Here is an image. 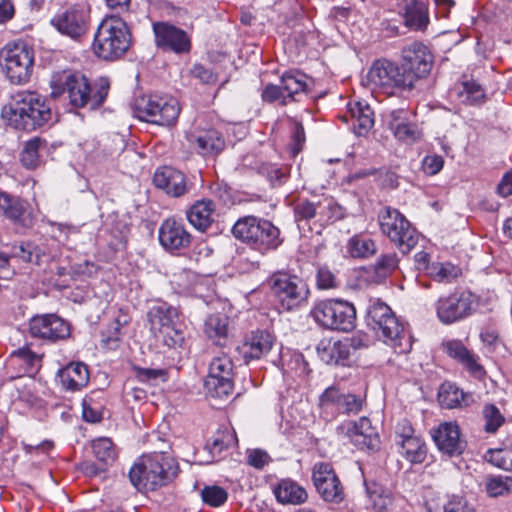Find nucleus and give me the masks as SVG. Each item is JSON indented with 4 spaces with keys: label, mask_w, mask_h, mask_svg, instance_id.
I'll use <instances>...</instances> for the list:
<instances>
[{
    "label": "nucleus",
    "mask_w": 512,
    "mask_h": 512,
    "mask_svg": "<svg viewBox=\"0 0 512 512\" xmlns=\"http://www.w3.org/2000/svg\"><path fill=\"white\" fill-rule=\"evenodd\" d=\"M50 88L52 97H59L67 92L70 103L74 107L81 108L89 105L91 109H97L108 95L110 82L108 78L101 77L91 85L84 74L59 71L52 74Z\"/></svg>",
    "instance_id": "f257e3e1"
},
{
    "label": "nucleus",
    "mask_w": 512,
    "mask_h": 512,
    "mask_svg": "<svg viewBox=\"0 0 512 512\" xmlns=\"http://www.w3.org/2000/svg\"><path fill=\"white\" fill-rule=\"evenodd\" d=\"M2 114L10 126L24 131H34L52 118V111L46 100L31 91L16 93L3 108Z\"/></svg>",
    "instance_id": "f03ea898"
},
{
    "label": "nucleus",
    "mask_w": 512,
    "mask_h": 512,
    "mask_svg": "<svg viewBox=\"0 0 512 512\" xmlns=\"http://www.w3.org/2000/svg\"><path fill=\"white\" fill-rule=\"evenodd\" d=\"M367 309V322L383 341L398 354L408 353L412 348V339L404 325L397 319L391 308L378 299L370 301Z\"/></svg>",
    "instance_id": "7ed1b4c3"
},
{
    "label": "nucleus",
    "mask_w": 512,
    "mask_h": 512,
    "mask_svg": "<svg viewBox=\"0 0 512 512\" xmlns=\"http://www.w3.org/2000/svg\"><path fill=\"white\" fill-rule=\"evenodd\" d=\"M232 233L235 238L261 254L276 250L283 243L277 226L267 219L253 215L239 218L232 228Z\"/></svg>",
    "instance_id": "20e7f679"
},
{
    "label": "nucleus",
    "mask_w": 512,
    "mask_h": 512,
    "mask_svg": "<svg viewBox=\"0 0 512 512\" xmlns=\"http://www.w3.org/2000/svg\"><path fill=\"white\" fill-rule=\"evenodd\" d=\"M131 35L121 18L111 16L99 24L92 43L93 53L100 59L113 61L124 55L130 47Z\"/></svg>",
    "instance_id": "39448f33"
},
{
    "label": "nucleus",
    "mask_w": 512,
    "mask_h": 512,
    "mask_svg": "<svg viewBox=\"0 0 512 512\" xmlns=\"http://www.w3.org/2000/svg\"><path fill=\"white\" fill-rule=\"evenodd\" d=\"M175 474L172 460L163 453L143 456L129 472L133 486L139 491H154L166 485Z\"/></svg>",
    "instance_id": "423d86ee"
},
{
    "label": "nucleus",
    "mask_w": 512,
    "mask_h": 512,
    "mask_svg": "<svg viewBox=\"0 0 512 512\" xmlns=\"http://www.w3.org/2000/svg\"><path fill=\"white\" fill-rule=\"evenodd\" d=\"M180 110L178 100L167 95H142L133 103L134 115L139 120L161 126L174 124Z\"/></svg>",
    "instance_id": "0eeeda50"
},
{
    "label": "nucleus",
    "mask_w": 512,
    "mask_h": 512,
    "mask_svg": "<svg viewBox=\"0 0 512 512\" xmlns=\"http://www.w3.org/2000/svg\"><path fill=\"white\" fill-rule=\"evenodd\" d=\"M378 221L381 232L403 253H408L419 240V233L409 220L397 209L386 206L379 211Z\"/></svg>",
    "instance_id": "6e6552de"
},
{
    "label": "nucleus",
    "mask_w": 512,
    "mask_h": 512,
    "mask_svg": "<svg viewBox=\"0 0 512 512\" xmlns=\"http://www.w3.org/2000/svg\"><path fill=\"white\" fill-rule=\"evenodd\" d=\"M314 320L324 328L349 332L355 327L356 309L340 299L318 302L311 310Z\"/></svg>",
    "instance_id": "1a4fd4ad"
},
{
    "label": "nucleus",
    "mask_w": 512,
    "mask_h": 512,
    "mask_svg": "<svg viewBox=\"0 0 512 512\" xmlns=\"http://www.w3.org/2000/svg\"><path fill=\"white\" fill-rule=\"evenodd\" d=\"M34 54L25 43H9L1 51V67L12 84L23 85L31 77Z\"/></svg>",
    "instance_id": "9d476101"
},
{
    "label": "nucleus",
    "mask_w": 512,
    "mask_h": 512,
    "mask_svg": "<svg viewBox=\"0 0 512 512\" xmlns=\"http://www.w3.org/2000/svg\"><path fill=\"white\" fill-rule=\"evenodd\" d=\"M478 301V296L468 290H455L435 302L437 318L445 325L464 320L476 311Z\"/></svg>",
    "instance_id": "9b49d317"
},
{
    "label": "nucleus",
    "mask_w": 512,
    "mask_h": 512,
    "mask_svg": "<svg viewBox=\"0 0 512 512\" xmlns=\"http://www.w3.org/2000/svg\"><path fill=\"white\" fill-rule=\"evenodd\" d=\"M367 80L372 88H379L387 94L395 89L412 90L411 77L403 71L402 66L386 59L376 60L367 73Z\"/></svg>",
    "instance_id": "f8f14e48"
},
{
    "label": "nucleus",
    "mask_w": 512,
    "mask_h": 512,
    "mask_svg": "<svg viewBox=\"0 0 512 512\" xmlns=\"http://www.w3.org/2000/svg\"><path fill=\"white\" fill-rule=\"evenodd\" d=\"M271 290L278 299L282 309L294 310L306 303L309 297V289L305 281L296 275L276 273L271 279Z\"/></svg>",
    "instance_id": "ddd939ff"
},
{
    "label": "nucleus",
    "mask_w": 512,
    "mask_h": 512,
    "mask_svg": "<svg viewBox=\"0 0 512 512\" xmlns=\"http://www.w3.org/2000/svg\"><path fill=\"white\" fill-rule=\"evenodd\" d=\"M233 363L224 353L215 356L210 365L204 386L207 394L213 398L229 396L233 391Z\"/></svg>",
    "instance_id": "4468645a"
},
{
    "label": "nucleus",
    "mask_w": 512,
    "mask_h": 512,
    "mask_svg": "<svg viewBox=\"0 0 512 512\" xmlns=\"http://www.w3.org/2000/svg\"><path fill=\"white\" fill-rule=\"evenodd\" d=\"M47 259L46 252L31 242L5 245L0 252V279H9L12 276L10 260L40 265Z\"/></svg>",
    "instance_id": "2eb2a0df"
},
{
    "label": "nucleus",
    "mask_w": 512,
    "mask_h": 512,
    "mask_svg": "<svg viewBox=\"0 0 512 512\" xmlns=\"http://www.w3.org/2000/svg\"><path fill=\"white\" fill-rule=\"evenodd\" d=\"M314 486L326 502L340 503L344 500L345 493L343 486L329 463H316L312 471Z\"/></svg>",
    "instance_id": "dca6fc26"
},
{
    "label": "nucleus",
    "mask_w": 512,
    "mask_h": 512,
    "mask_svg": "<svg viewBox=\"0 0 512 512\" xmlns=\"http://www.w3.org/2000/svg\"><path fill=\"white\" fill-rule=\"evenodd\" d=\"M402 68L405 73L411 77V87L413 88L418 79L426 77L432 68V55L428 48L421 43H412L402 52Z\"/></svg>",
    "instance_id": "f3484780"
},
{
    "label": "nucleus",
    "mask_w": 512,
    "mask_h": 512,
    "mask_svg": "<svg viewBox=\"0 0 512 512\" xmlns=\"http://www.w3.org/2000/svg\"><path fill=\"white\" fill-rule=\"evenodd\" d=\"M29 330L33 337L50 342L66 339L70 335L69 324L56 314L32 317L29 322Z\"/></svg>",
    "instance_id": "a211bd4d"
},
{
    "label": "nucleus",
    "mask_w": 512,
    "mask_h": 512,
    "mask_svg": "<svg viewBox=\"0 0 512 512\" xmlns=\"http://www.w3.org/2000/svg\"><path fill=\"white\" fill-rule=\"evenodd\" d=\"M153 32L157 47L176 54L190 52L191 40L184 30L168 22H155Z\"/></svg>",
    "instance_id": "6ab92c4d"
},
{
    "label": "nucleus",
    "mask_w": 512,
    "mask_h": 512,
    "mask_svg": "<svg viewBox=\"0 0 512 512\" xmlns=\"http://www.w3.org/2000/svg\"><path fill=\"white\" fill-rule=\"evenodd\" d=\"M295 220L309 221L318 217L319 221L328 222L339 219L342 215L341 207L331 198H325L317 203L309 200H300L294 207Z\"/></svg>",
    "instance_id": "aec40b11"
},
{
    "label": "nucleus",
    "mask_w": 512,
    "mask_h": 512,
    "mask_svg": "<svg viewBox=\"0 0 512 512\" xmlns=\"http://www.w3.org/2000/svg\"><path fill=\"white\" fill-rule=\"evenodd\" d=\"M432 438L438 450L449 457L463 453L466 442L461 438L460 428L455 422H444L433 431Z\"/></svg>",
    "instance_id": "412c9836"
},
{
    "label": "nucleus",
    "mask_w": 512,
    "mask_h": 512,
    "mask_svg": "<svg viewBox=\"0 0 512 512\" xmlns=\"http://www.w3.org/2000/svg\"><path fill=\"white\" fill-rule=\"evenodd\" d=\"M51 25L61 34L77 39L87 31V15L77 8H69L57 13L51 19Z\"/></svg>",
    "instance_id": "4be33fe9"
},
{
    "label": "nucleus",
    "mask_w": 512,
    "mask_h": 512,
    "mask_svg": "<svg viewBox=\"0 0 512 512\" xmlns=\"http://www.w3.org/2000/svg\"><path fill=\"white\" fill-rule=\"evenodd\" d=\"M153 183L167 195L175 198L185 195L190 190L186 176L181 171L170 166L156 169Z\"/></svg>",
    "instance_id": "5701e85b"
},
{
    "label": "nucleus",
    "mask_w": 512,
    "mask_h": 512,
    "mask_svg": "<svg viewBox=\"0 0 512 512\" xmlns=\"http://www.w3.org/2000/svg\"><path fill=\"white\" fill-rule=\"evenodd\" d=\"M191 234L183 223L169 218L162 222L159 228V241L162 247L170 252L185 249L191 243Z\"/></svg>",
    "instance_id": "b1692460"
},
{
    "label": "nucleus",
    "mask_w": 512,
    "mask_h": 512,
    "mask_svg": "<svg viewBox=\"0 0 512 512\" xmlns=\"http://www.w3.org/2000/svg\"><path fill=\"white\" fill-rule=\"evenodd\" d=\"M396 442L401 448L400 453L411 463H422L425 460V443L413 435V429L407 423L402 425V432L397 431Z\"/></svg>",
    "instance_id": "393cba45"
},
{
    "label": "nucleus",
    "mask_w": 512,
    "mask_h": 512,
    "mask_svg": "<svg viewBox=\"0 0 512 512\" xmlns=\"http://www.w3.org/2000/svg\"><path fill=\"white\" fill-rule=\"evenodd\" d=\"M447 354L457 360L475 378L484 377L486 371L479 363V356L468 350L460 340H449L443 344Z\"/></svg>",
    "instance_id": "a878e982"
},
{
    "label": "nucleus",
    "mask_w": 512,
    "mask_h": 512,
    "mask_svg": "<svg viewBox=\"0 0 512 512\" xmlns=\"http://www.w3.org/2000/svg\"><path fill=\"white\" fill-rule=\"evenodd\" d=\"M347 435L351 442L361 450H375L379 446V436L366 417L349 424Z\"/></svg>",
    "instance_id": "bb28decb"
},
{
    "label": "nucleus",
    "mask_w": 512,
    "mask_h": 512,
    "mask_svg": "<svg viewBox=\"0 0 512 512\" xmlns=\"http://www.w3.org/2000/svg\"><path fill=\"white\" fill-rule=\"evenodd\" d=\"M342 119L351 121L354 132L362 136L373 127L374 112L366 102L353 101L347 104V112Z\"/></svg>",
    "instance_id": "cd10ccee"
},
{
    "label": "nucleus",
    "mask_w": 512,
    "mask_h": 512,
    "mask_svg": "<svg viewBox=\"0 0 512 512\" xmlns=\"http://www.w3.org/2000/svg\"><path fill=\"white\" fill-rule=\"evenodd\" d=\"M274 345V337L267 331H256L248 335L241 348L240 352L246 362L251 360H258L266 356Z\"/></svg>",
    "instance_id": "c85d7f7f"
},
{
    "label": "nucleus",
    "mask_w": 512,
    "mask_h": 512,
    "mask_svg": "<svg viewBox=\"0 0 512 512\" xmlns=\"http://www.w3.org/2000/svg\"><path fill=\"white\" fill-rule=\"evenodd\" d=\"M89 378L88 367L82 362L69 363L57 372V379L61 387L66 391L74 392L81 390L87 386Z\"/></svg>",
    "instance_id": "c756f323"
},
{
    "label": "nucleus",
    "mask_w": 512,
    "mask_h": 512,
    "mask_svg": "<svg viewBox=\"0 0 512 512\" xmlns=\"http://www.w3.org/2000/svg\"><path fill=\"white\" fill-rule=\"evenodd\" d=\"M364 486L371 511L388 512L394 502L391 490L375 480L364 479Z\"/></svg>",
    "instance_id": "7c9ffc66"
},
{
    "label": "nucleus",
    "mask_w": 512,
    "mask_h": 512,
    "mask_svg": "<svg viewBox=\"0 0 512 512\" xmlns=\"http://www.w3.org/2000/svg\"><path fill=\"white\" fill-rule=\"evenodd\" d=\"M215 208L210 199L198 200L187 211V219L194 228L205 232L214 222Z\"/></svg>",
    "instance_id": "2f4dec72"
},
{
    "label": "nucleus",
    "mask_w": 512,
    "mask_h": 512,
    "mask_svg": "<svg viewBox=\"0 0 512 512\" xmlns=\"http://www.w3.org/2000/svg\"><path fill=\"white\" fill-rule=\"evenodd\" d=\"M178 318V309L167 303L155 305L148 312L151 330L155 334L163 332L166 328L177 326Z\"/></svg>",
    "instance_id": "473e14b6"
},
{
    "label": "nucleus",
    "mask_w": 512,
    "mask_h": 512,
    "mask_svg": "<svg viewBox=\"0 0 512 512\" xmlns=\"http://www.w3.org/2000/svg\"><path fill=\"white\" fill-rule=\"evenodd\" d=\"M190 141L195 144L197 152L203 156L217 155L225 147L222 135L214 129L202 131L192 136Z\"/></svg>",
    "instance_id": "72a5a7b5"
},
{
    "label": "nucleus",
    "mask_w": 512,
    "mask_h": 512,
    "mask_svg": "<svg viewBox=\"0 0 512 512\" xmlns=\"http://www.w3.org/2000/svg\"><path fill=\"white\" fill-rule=\"evenodd\" d=\"M273 492L277 501L282 504L299 505L304 503L308 498L306 490L289 479L281 480L274 487Z\"/></svg>",
    "instance_id": "f704fd0d"
},
{
    "label": "nucleus",
    "mask_w": 512,
    "mask_h": 512,
    "mask_svg": "<svg viewBox=\"0 0 512 512\" xmlns=\"http://www.w3.org/2000/svg\"><path fill=\"white\" fill-rule=\"evenodd\" d=\"M229 319L223 314H211L204 323V332L215 344L224 346L228 338Z\"/></svg>",
    "instance_id": "c9c22d12"
},
{
    "label": "nucleus",
    "mask_w": 512,
    "mask_h": 512,
    "mask_svg": "<svg viewBox=\"0 0 512 512\" xmlns=\"http://www.w3.org/2000/svg\"><path fill=\"white\" fill-rule=\"evenodd\" d=\"M282 89L288 102L295 100V96L303 94L307 89V77L299 71L286 72L281 77Z\"/></svg>",
    "instance_id": "e433bc0d"
},
{
    "label": "nucleus",
    "mask_w": 512,
    "mask_h": 512,
    "mask_svg": "<svg viewBox=\"0 0 512 512\" xmlns=\"http://www.w3.org/2000/svg\"><path fill=\"white\" fill-rule=\"evenodd\" d=\"M322 361L329 365H348L350 359L349 344L336 341L319 352Z\"/></svg>",
    "instance_id": "4c0bfd02"
},
{
    "label": "nucleus",
    "mask_w": 512,
    "mask_h": 512,
    "mask_svg": "<svg viewBox=\"0 0 512 512\" xmlns=\"http://www.w3.org/2000/svg\"><path fill=\"white\" fill-rule=\"evenodd\" d=\"M41 361V356L24 346L13 351L10 355V364L18 366L24 373L35 372Z\"/></svg>",
    "instance_id": "58836bf2"
},
{
    "label": "nucleus",
    "mask_w": 512,
    "mask_h": 512,
    "mask_svg": "<svg viewBox=\"0 0 512 512\" xmlns=\"http://www.w3.org/2000/svg\"><path fill=\"white\" fill-rule=\"evenodd\" d=\"M404 11L405 24L415 30H423L429 23L428 10L424 3L415 1L407 5Z\"/></svg>",
    "instance_id": "ea45409f"
},
{
    "label": "nucleus",
    "mask_w": 512,
    "mask_h": 512,
    "mask_svg": "<svg viewBox=\"0 0 512 512\" xmlns=\"http://www.w3.org/2000/svg\"><path fill=\"white\" fill-rule=\"evenodd\" d=\"M438 398L442 407L453 409L467 405V400L470 396L458 389L455 385L447 383L441 386Z\"/></svg>",
    "instance_id": "a19ab883"
},
{
    "label": "nucleus",
    "mask_w": 512,
    "mask_h": 512,
    "mask_svg": "<svg viewBox=\"0 0 512 512\" xmlns=\"http://www.w3.org/2000/svg\"><path fill=\"white\" fill-rule=\"evenodd\" d=\"M26 208L21 199L0 192V216H4L14 223H19Z\"/></svg>",
    "instance_id": "79ce46f5"
},
{
    "label": "nucleus",
    "mask_w": 512,
    "mask_h": 512,
    "mask_svg": "<svg viewBox=\"0 0 512 512\" xmlns=\"http://www.w3.org/2000/svg\"><path fill=\"white\" fill-rule=\"evenodd\" d=\"M457 93L461 102L468 105L480 104L485 99L484 89L474 80L462 82L457 88Z\"/></svg>",
    "instance_id": "37998d69"
},
{
    "label": "nucleus",
    "mask_w": 512,
    "mask_h": 512,
    "mask_svg": "<svg viewBox=\"0 0 512 512\" xmlns=\"http://www.w3.org/2000/svg\"><path fill=\"white\" fill-rule=\"evenodd\" d=\"M347 253L353 258H366L376 253L374 241L367 237L353 236L347 243Z\"/></svg>",
    "instance_id": "c03bdc74"
},
{
    "label": "nucleus",
    "mask_w": 512,
    "mask_h": 512,
    "mask_svg": "<svg viewBox=\"0 0 512 512\" xmlns=\"http://www.w3.org/2000/svg\"><path fill=\"white\" fill-rule=\"evenodd\" d=\"M92 450L94 456L104 465H111L114 463L117 452L111 439L102 437L92 442Z\"/></svg>",
    "instance_id": "a18cd8bd"
},
{
    "label": "nucleus",
    "mask_w": 512,
    "mask_h": 512,
    "mask_svg": "<svg viewBox=\"0 0 512 512\" xmlns=\"http://www.w3.org/2000/svg\"><path fill=\"white\" fill-rule=\"evenodd\" d=\"M398 257L396 253L382 255L375 264L371 266L374 271V281L380 282L390 275L398 266Z\"/></svg>",
    "instance_id": "49530a36"
},
{
    "label": "nucleus",
    "mask_w": 512,
    "mask_h": 512,
    "mask_svg": "<svg viewBox=\"0 0 512 512\" xmlns=\"http://www.w3.org/2000/svg\"><path fill=\"white\" fill-rule=\"evenodd\" d=\"M484 431L494 434L505 423V417L494 404H486L482 410Z\"/></svg>",
    "instance_id": "de8ad7c7"
},
{
    "label": "nucleus",
    "mask_w": 512,
    "mask_h": 512,
    "mask_svg": "<svg viewBox=\"0 0 512 512\" xmlns=\"http://www.w3.org/2000/svg\"><path fill=\"white\" fill-rule=\"evenodd\" d=\"M409 115L410 113L406 109H394L384 112L382 119L386 127L394 133L398 129L404 128V125L410 121Z\"/></svg>",
    "instance_id": "09e8293b"
},
{
    "label": "nucleus",
    "mask_w": 512,
    "mask_h": 512,
    "mask_svg": "<svg viewBox=\"0 0 512 512\" xmlns=\"http://www.w3.org/2000/svg\"><path fill=\"white\" fill-rule=\"evenodd\" d=\"M486 491L491 497L512 493V477L495 476L486 481Z\"/></svg>",
    "instance_id": "8fccbe9b"
},
{
    "label": "nucleus",
    "mask_w": 512,
    "mask_h": 512,
    "mask_svg": "<svg viewBox=\"0 0 512 512\" xmlns=\"http://www.w3.org/2000/svg\"><path fill=\"white\" fill-rule=\"evenodd\" d=\"M44 144V142L36 137L29 140L22 152H21V162L27 168H35L39 162V149Z\"/></svg>",
    "instance_id": "3c124183"
},
{
    "label": "nucleus",
    "mask_w": 512,
    "mask_h": 512,
    "mask_svg": "<svg viewBox=\"0 0 512 512\" xmlns=\"http://www.w3.org/2000/svg\"><path fill=\"white\" fill-rule=\"evenodd\" d=\"M429 274L439 282H450L460 275V269L451 263H437L431 266Z\"/></svg>",
    "instance_id": "603ef678"
},
{
    "label": "nucleus",
    "mask_w": 512,
    "mask_h": 512,
    "mask_svg": "<svg viewBox=\"0 0 512 512\" xmlns=\"http://www.w3.org/2000/svg\"><path fill=\"white\" fill-rule=\"evenodd\" d=\"M201 497L204 503L211 507H219L223 505L228 498L226 490L220 486H206L201 491Z\"/></svg>",
    "instance_id": "864d4df0"
},
{
    "label": "nucleus",
    "mask_w": 512,
    "mask_h": 512,
    "mask_svg": "<svg viewBox=\"0 0 512 512\" xmlns=\"http://www.w3.org/2000/svg\"><path fill=\"white\" fill-rule=\"evenodd\" d=\"M486 459L491 464L507 471L512 469V450L491 449L486 453Z\"/></svg>",
    "instance_id": "5fc2aeb1"
},
{
    "label": "nucleus",
    "mask_w": 512,
    "mask_h": 512,
    "mask_svg": "<svg viewBox=\"0 0 512 512\" xmlns=\"http://www.w3.org/2000/svg\"><path fill=\"white\" fill-rule=\"evenodd\" d=\"M135 376L141 381L156 386L167 379V373L163 369L135 367Z\"/></svg>",
    "instance_id": "6e6d98bb"
},
{
    "label": "nucleus",
    "mask_w": 512,
    "mask_h": 512,
    "mask_svg": "<svg viewBox=\"0 0 512 512\" xmlns=\"http://www.w3.org/2000/svg\"><path fill=\"white\" fill-rule=\"evenodd\" d=\"M156 336L169 348L181 347L184 342V333L178 325L166 328L163 332L156 334Z\"/></svg>",
    "instance_id": "4d7b16f0"
},
{
    "label": "nucleus",
    "mask_w": 512,
    "mask_h": 512,
    "mask_svg": "<svg viewBox=\"0 0 512 512\" xmlns=\"http://www.w3.org/2000/svg\"><path fill=\"white\" fill-rule=\"evenodd\" d=\"M395 138L406 144H413L421 138V132L417 125L409 121L404 128H400L393 133Z\"/></svg>",
    "instance_id": "13d9d810"
},
{
    "label": "nucleus",
    "mask_w": 512,
    "mask_h": 512,
    "mask_svg": "<svg viewBox=\"0 0 512 512\" xmlns=\"http://www.w3.org/2000/svg\"><path fill=\"white\" fill-rule=\"evenodd\" d=\"M345 393L341 392L340 389L336 386H331L325 389V391L320 396V403L323 407L333 406L338 411L340 408V403L344 397Z\"/></svg>",
    "instance_id": "bf43d9fd"
},
{
    "label": "nucleus",
    "mask_w": 512,
    "mask_h": 512,
    "mask_svg": "<svg viewBox=\"0 0 512 512\" xmlns=\"http://www.w3.org/2000/svg\"><path fill=\"white\" fill-rule=\"evenodd\" d=\"M363 406V399L354 394H345L338 412L346 415H355L359 413Z\"/></svg>",
    "instance_id": "052dcab7"
},
{
    "label": "nucleus",
    "mask_w": 512,
    "mask_h": 512,
    "mask_svg": "<svg viewBox=\"0 0 512 512\" xmlns=\"http://www.w3.org/2000/svg\"><path fill=\"white\" fill-rule=\"evenodd\" d=\"M444 512H476V510L464 497L452 495L444 505Z\"/></svg>",
    "instance_id": "680f3d73"
},
{
    "label": "nucleus",
    "mask_w": 512,
    "mask_h": 512,
    "mask_svg": "<svg viewBox=\"0 0 512 512\" xmlns=\"http://www.w3.org/2000/svg\"><path fill=\"white\" fill-rule=\"evenodd\" d=\"M262 99L270 103L280 101L282 105L289 103L281 82L279 85L268 84L262 92Z\"/></svg>",
    "instance_id": "e2e57ef3"
},
{
    "label": "nucleus",
    "mask_w": 512,
    "mask_h": 512,
    "mask_svg": "<svg viewBox=\"0 0 512 512\" xmlns=\"http://www.w3.org/2000/svg\"><path fill=\"white\" fill-rule=\"evenodd\" d=\"M316 286L321 290L336 288V276L327 267H320L316 274Z\"/></svg>",
    "instance_id": "0e129e2a"
},
{
    "label": "nucleus",
    "mask_w": 512,
    "mask_h": 512,
    "mask_svg": "<svg viewBox=\"0 0 512 512\" xmlns=\"http://www.w3.org/2000/svg\"><path fill=\"white\" fill-rule=\"evenodd\" d=\"M191 75L203 84H213L217 81V76L202 64H195L191 69Z\"/></svg>",
    "instance_id": "69168bd1"
},
{
    "label": "nucleus",
    "mask_w": 512,
    "mask_h": 512,
    "mask_svg": "<svg viewBox=\"0 0 512 512\" xmlns=\"http://www.w3.org/2000/svg\"><path fill=\"white\" fill-rule=\"evenodd\" d=\"M270 460L269 455L263 450H253L248 455V463L257 468H263Z\"/></svg>",
    "instance_id": "338daca9"
},
{
    "label": "nucleus",
    "mask_w": 512,
    "mask_h": 512,
    "mask_svg": "<svg viewBox=\"0 0 512 512\" xmlns=\"http://www.w3.org/2000/svg\"><path fill=\"white\" fill-rule=\"evenodd\" d=\"M497 191L503 197L512 195V170L503 176L497 186Z\"/></svg>",
    "instance_id": "774afa93"
}]
</instances>
